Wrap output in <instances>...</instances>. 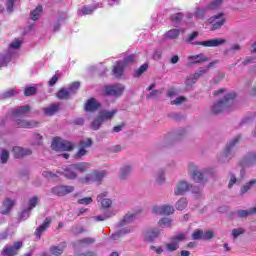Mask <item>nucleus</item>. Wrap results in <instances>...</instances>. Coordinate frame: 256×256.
Returning a JSON list of instances; mask_svg holds the SVG:
<instances>
[{
    "label": "nucleus",
    "mask_w": 256,
    "mask_h": 256,
    "mask_svg": "<svg viewBox=\"0 0 256 256\" xmlns=\"http://www.w3.org/2000/svg\"><path fill=\"white\" fill-rule=\"evenodd\" d=\"M197 76L194 74L193 76H190L186 79V89H191L195 83H197Z\"/></svg>",
    "instance_id": "41"
},
{
    "label": "nucleus",
    "mask_w": 256,
    "mask_h": 256,
    "mask_svg": "<svg viewBox=\"0 0 256 256\" xmlns=\"http://www.w3.org/2000/svg\"><path fill=\"white\" fill-rule=\"evenodd\" d=\"M51 148L53 149V151H73V149H75V146L68 140L56 137L52 141Z\"/></svg>",
    "instance_id": "2"
},
{
    "label": "nucleus",
    "mask_w": 256,
    "mask_h": 256,
    "mask_svg": "<svg viewBox=\"0 0 256 256\" xmlns=\"http://www.w3.org/2000/svg\"><path fill=\"white\" fill-rule=\"evenodd\" d=\"M207 11H209V9H207V6L205 8H196L194 12V17H196V19H204Z\"/></svg>",
    "instance_id": "35"
},
{
    "label": "nucleus",
    "mask_w": 256,
    "mask_h": 256,
    "mask_svg": "<svg viewBox=\"0 0 256 256\" xmlns=\"http://www.w3.org/2000/svg\"><path fill=\"white\" fill-rule=\"evenodd\" d=\"M0 159L1 163H7V161H9V152L7 150H2Z\"/></svg>",
    "instance_id": "60"
},
{
    "label": "nucleus",
    "mask_w": 256,
    "mask_h": 256,
    "mask_svg": "<svg viewBox=\"0 0 256 256\" xmlns=\"http://www.w3.org/2000/svg\"><path fill=\"white\" fill-rule=\"evenodd\" d=\"M37 93V88L30 86L25 88L24 95L25 97H31V95H35Z\"/></svg>",
    "instance_id": "50"
},
{
    "label": "nucleus",
    "mask_w": 256,
    "mask_h": 256,
    "mask_svg": "<svg viewBox=\"0 0 256 256\" xmlns=\"http://www.w3.org/2000/svg\"><path fill=\"white\" fill-rule=\"evenodd\" d=\"M98 203L101 204L102 209H109L111 205H113V201L111 199L107 198V192L101 193L97 196Z\"/></svg>",
    "instance_id": "19"
},
{
    "label": "nucleus",
    "mask_w": 256,
    "mask_h": 256,
    "mask_svg": "<svg viewBox=\"0 0 256 256\" xmlns=\"http://www.w3.org/2000/svg\"><path fill=\"white\" fill-rule=\"evenodd\" d=\"M223 5V0H212L207 6L206 9H209V11H215L219 9Z\"/></svg>",
    "instance_id": "32"
},
{
    "label": "nucleus",
    "mask_w": 256,
    "mask_h": 256,
    "mask_svg": "<svg viewBox=\"0 0 256 256\" xmlns=\"http://www.w3.org/2000/svg\"><path fill=\"white\" fill-rule=\"evenodd\" d=\"M127 233H131V230L122 229V230L112 234V239L115 241L116 239H119V237H123V235H127Z\"/></svg>",
    "instance_id": "46"
},
{
    "label": "nucleus",
    "mask_w": 256,
    "mask_h": 256,
    "mask_svg": "<svg viewBox=\"0 0 256 256\" xmlns=\"http://www.w3.org/2000/svg\"><path fill=\"white\" fill-rule=\"evenodd\" d=\"M161 235V231L157 229H150L144 232V241H155Z\"/></svg>",
    "instance_id": "22"
},
{
    "label": "nucleus",
    "mask_w": 256,
    "mask_h": 256,
    "mask_svg": "<svg viewBox=\"0 0 256 256\" xmlns=\"http://www.w3.org/2000/svg\"><path fill=\"white\" fill-rule=\"evenodd\" d=\"M73 191H75V187L69 185H59L51 188L52 195H56L57 197H65V195H69Z\"/></svg>",
    "instance_id": "7"
},
{
    "label": "nucleus",
    "mask_w": 256,
    "mask_h": 256,
    "mask_svg": "<svg viewBox=\"0 0 256 256\" xmlns=\"http://www.w3.org/2000/svg\"><path fill=\"white\" fill-rule=\"evenodd\" d=\"M243 233H245V229L243 228H235L232 230V236L234 239H237V237H239V235H243Z\"/></svg>",
    "instance_id": "57"
},
{
    "label": "nucleus",
    "mask_w": 256,
    "mask_h": 256,
    "mask_svg": "<svg viewBox=\"0 0 256 256\" xmlns=\"http://www.w3.org/2000/svg\"><path fill=\"white\" fill-rule=\"evenodd\" d=\"M125 65L122 61H117L116 65H114L112 73L116 79H121L123 77V73H125Z\"/></svg>",
    "instance_id": "20"
},
{
    "label": "nucleus",
    "mask_w": 256,
    "mask_h": 256,
    "mask_svg": "<svg viewBox=\"0 0 256 256\" xmlns=\"http://www.w3.org/2000/svg\"><path fill=\"white\" fill-rule=\"evenodd\" d=\"M70 95L71 94H70L69 90H67L65 88H61L57 92L56 97H57V99H60V100H67V99H69Z\"/></svg>",
    "instance_id": "33"
},
{
    "label": "nucleus",
    "mask_w": 256,
    "mask_h": 256,
    "mask_svg": "<svg viewBox=\"0 0 256 256\" xmlns=\"http://www.w3.org/2000/svg\"><path fill=\"white\" fill-rule=\"evenodd\" d=\"M78 145L80 149L74 155L75 159H81V157L87 155L86 149H89V147L93 145V140H91V138H88L87 140H81Z\"/></svg>",
    "instance_id": "11"
},
{
    "label": "nucleus",
    "mask_w": 256,
    "mask_h": 256,
    "mask_svg": "<svg viewBox=\"0 0 256 256\" xmlns=\"http://www.w3.org/2000/svg\"><path fill=\"white\" fill-rule=\"evenodd\" d=\"M184 101H185V97L180 96L175 100L171 101V105H181V103H184Z\"/></svg>",
    "instance_id": "64"
},
{
    "label": "nucleus",
    "mask_w": 256,
    "mask_h": 256,
    "mask_svg": "<svg viewBox=\"0 0 256 256\" xmlns=\"http://www.w3.org/2000/svg\"><path fill=\"white\" fill-rule=\"evenodd\" d=\"M188 167H189L188 171H189L190 175H192V179L196 183H206L207 177H205L203 172H200L199 170H197V166H195V164L190 163L188 165Z\"/></svg>",
    "instance_id": "8"
},
{
    "label": "nucleus",
    "mask_w": 256,
    "mask_h": 256,
    "mask_svg": "<svg viewBox=\"0 0 256 256\" xmlns=\"http://www.w3.org/2000/svg\"><path fill=\"white\" fill-rule=\"evenodd\" d=\"M187 208V198H181L177 203H176V209L178 211H183V209Z\"/></svg>",
    "instance_id": "44"
},
{
    "label": "nucleus",
    "mask_w": 256,
    "mask_h": 256,
    "mask_svg": "<svg viewBox=\"0 0 256 256\" xmlns=\"http://www.w3.org/2000/svg\"><path fill=\"white\" fill-rule=\"evenodd\" d=\"M121 62L125 67H127L128 65H133L137 63V55L129 54L126 57H124L123 61Z\"/></svg>",
    "instance_id": "30"
},
{
    "label": "nucleus",
    "mask_w": 256,
    "mask_h": 256,
    "mask_svg": "<svg viewBox=\"0 0 256 256\" xmlns=\"http://www.w3.org/2000/svg\"><path fill=\"white\" fill-rule=\"evenodd\" d=\"M225 25V18L220 19L212 25L211 31H217V29H221Z\"/></svg>",
    "instance_id": "53"
},
{
    "label": "nucleus",
    "mask_w": 256,
    "mask_h": 256,
    "mask_svg": "<svg viewBox=\"0 0 256 256\" xmlns=\"http://www.w3.org/2000/svg\"><path fill=\"white\" fill-rule=\"evenodd\" d=\"M51 217H47L45 218L44 222L42 225H40L34 232V235H36L38 237V239H41V235H43V233H45L47 231V229H49V227H51Z\"/></svg>",
    "instance_id": "17"
},
{
    "label": "nucleus",
    "mask_w": 256,
    "mask_h": 256,
    "mask_svg": "<svg viewBox=\"0 0 256 256\" xmlns=\"http://www.w3.org/2000/svg\"><path fill=\"white\" fill-rule=\"evenodd\" d=\"M188 60L192 61L193 65H197L199 63H207V61H209V58H207L205 56V54L200 53V54H197V55L188 56Z\"/></svg>",
    "instance_id": "21"
},
{
    "label": "nucleus",
    "mask_w": 256,
    "mask_h": 256,
    "mask_svg": "<svg viewBox=\"0 0 256 256\" xmlns=\"http://www.w3.org/2000/svg\"><path fill=\"white\" fill-rule=\"evenodd\" d=\"M249 215H254L253 208H251L250 210H239L238 211V217H240L241 219H247V217H249Z\"/></svg>",
    "instance_id": "43"
},
{
    "label": "nucleus",
    "mask_w": 256,
    "mask_h": 256,
    "mask_svg": "<svg viewBox=\"0 0 256 256\" xmlns=\"http://www.w3.org/2000/svg\"><path fill=\"white\" fill-rule=\"evenodd\" d=\"M31 106L24 105L19 106L11 110L10 117L11 119H20L21 117H27V114L30 113Z\"/></svg>",
    "instance_id": "10"
},
{
    "label": "nucleus",
    "mask_w": 256,
    "mask_h": 256,
    "mask_svg": "<svg viewBox=\"0 0 256 256\" xmlns=\"http://www.w3.org/2000/svg\"><path fill=\"white\" fill-rule=\"evenodd\" d=\"M60 245H61V247H59V246H52V247H50L51 255H55V256L63 255V251L65 250V247H67V243L66 242H62Z\"/></svg>",
    "instance_id": "27"
},
{
    "label": "nucleus",
    "mask_w": 256,
    "mask_h": 256,
    "mask_svg": "<svg viewBox=\"0 0 256 256\" xmlns=\"http://www.w3.org/2000/svg\"><path fill=\"white\" fill-rule=\"evenodd\" d=\"M79 205H91L93 199L91 197L81 198L78 200Z\"/></svg>",
    "instance_id": "59"
},
{
    "label": "nucleus",
    "mask_w": 256,
    "mask_h": 256,
    "mask_svg": "<svg viewBox=\"0 0 256 256\" xmlns=\"http://www.w3.org/2000/svg\"><path fill=\"white\" fill-rule=\"evenodd\" d=\"M187 191H189V183L185 182V181H180L177 185H176V190H175V195H185V193H187Z\"/></svg>",
    "instance_id": "25"
},
{
    "label": "nucleus",
    "mask_w": 256,
    "mask_h": 256,
    "mask_svg": "<svg viewBox=\"0 0 256 256\" xmlns=\"http://www.w3.org/2000/svg\"><path fill=\"white\" fill-rule=\"evenodd\" d=\"M152 213H155L156 215H173V213H175V208L171 205L154 206L152 208Z\"/></svg>",
    "instance_id": "13"
},
{
    "label": "nucleus",
    "mask_w": 256,
    "mask_h": 256,
    "mask_svg": "<svg viewBox=\"0 0 256 256\" xmlns=\"http://www.w3.org/2000/svg\"><path fill=\"white\" fill-rule=\"evenodd\" d=\"M226 43L227 40L223 38H216L202 42H193L192 45H201L202 47H221V45H225Z\"/></svg>",
    "instance_id": "12"
},
{
    "label": "nucleus",
    "mask_w": 256,
    "mask_h": 256,
    "mask_svg": "<svg viewBox=\"0 0 256 256\" xmlns=\"http://www.w3.org/2000/svg\"><path fill=\"white\" fill-rule=\"evenodd\" d=\"M167 39H177L179 35H181V30L179 29H171L166 34Z\"/></svg>",
    "instance_id": "39"
},
{
    "label": "nucleus",
    "mask_w": 256,
    "mask_h": 256,
    "mask_svg": "<svg viewBox=\"0 0 256 256\" xmlns=\"http://www.w3.org/2000/svg\"><path fill=\"white\" fill-rule=\"evenodd\" d=\"M79 87H81V83L80 82H73L69 88L68 91L70 94H75L77 93V91H79Z\"/></svg>",
    "instance_id": "48"
},
{
    "label": "nucleus",
    "mask_w": 256,
    "mask_h": 256,
    "mask_svg": "<svg viewBox=\"0 0 256 256\" xmlns=\"http://www.w3.org/2000/svg\"><path fill=\"white\" fill-rule=\"evenodd\" d=\"M37 203H39V197L34 196L29 199L28 201V208L23 210L22 215L19 216L20 219H29V216H25L26 213H29V211H33L37 207Z\"/></svg>",
    "instance_id": "15"
},
{
    "label": "nucleus",
    "mask_w": 256,
    "mask_h": 256,
    "mask_svg": "<svg viewBox=\"0 0 256 256\" xmlns=\"http://www.w3.org/2000/svg\"><path fill=\"white\" fill-rule=\"evenodd\" d=\"M72 166L75 169V171H78L79 173H85V171L89 169L90 164L87 162H78V163L72 164Z\"/></svg>",
    "instance_id": "28"
},
{
    "label": "nucleus",
    "mask_w": 256,
    "mask_h": 256,
    "mask_svg": "<svg viewBox=\"0 0 256 256\" xmlns=\"http://www.w3.org/2000/svg\"><path fill=\"white\" fill-rule=\"evenodd\" d=\"M42 13H43V6L38 5L36 9H34L30 14L32 21H37V19L41 17Z\"/></svg>",
    "instance_id": "31"
},
{
    "label": "nucleus",
    "mask_w": 256,
    "mask_h": 256,
    "mask_svg": "<svg viewBox=\"0 0 256 256\" xmlns=\"http://www.w3.org/2000/svg\"><path fill=\"white\" fill-rule=\"evenodd\" d=\"M101 125H103L102 119L98 116L96 119L91 123V128L93 131H99L101 129Z\"/></svg>",
    "instance_id": "40"
},
{
    "label": "nucleus",
    "mask_w": 256,
    "mask_h": 256,
    "mask_svg": "<svg viewBox=\"0 0 256 256\" xmlns=\"http://www.w3.org/2000/svg\"><path fill=\"white\" fill-rule=\"evenodd\" d=\"M207 71H209V68L207 66L205 68H200L198 72H195L194 76H196V78L199 79V77H201L202 75H205Z\"/></svg>",
    "instance_id": "62"
},
{
    "label": "nucleus",
    "mask_w": 256,
    "mask_h": 256,
    "mask_svg": "<svg viewBox=\"0 0 256 256\" xmlns=\"http://www.w3.org/2000/svg\"><path fill=\"white\" fill-rule=\"evenodd\" d=\"M147 69H149V65L143 64L142 66H140L138 69L135 70L134 77H141V75L144 74L145 71H147Z\"/></svg>",
    "instance_id": "42"
},
{
    "label": "nucleus",
    "mask_w": 256,
    "mask_h": 256,
    "mask_svg": "<svg viewBox=\"0 0 256 256\" xmlns=\"http://www.w3.org/2000/svg\"><path fill=\"white\" fill-rule=\"evenodd\" d=\"M93 175H94V182L97 181L98 183H101V181H103V178L105 177V175H107V172L105 170L99 172L97 170L92 171Z\"/></svg>",
    "instance_id": "37"
},
{
    "label": "nucleus",
    "mask_w": 256,
    "mask_h": 256,
    "mask_svg": "<svg viewBox=\"0 0 256 256\" xmlns=\"http://www.w3.org/2000/svg\"><path fill=\"white\" fill-rule=\"evenodd\" d=\"M75 171L76 170L73 167V164H71L68 167H66L63 172L56 171V173H58L59 175H63L66 179H69L70 181H73V180L77 179V177H79L77 175V172H75Z\"/></svg>",
    "instance_id": "14"
},
{
    "label": "nucleus",
    "mask_w": 256,
    "mask_h": 256,
    "mask_svg": "<svg viewBox=\"0 0 256 256\" xmlns=\"http://www.w3.org/2000/svg\"><path fill=\"white\" fill-rule=\"evenodd\" d=\"M213 237H215V232H213V230L203 232V241H211Z\"/></svg>",
    "instance_id": "52"
},
{
    "label": "nucleus",
    "mask_w": 256,
    "mask_h": 256,
    "mask_svg": "<svg viewBox=\"0 0 256 256\" xmlns=\"http://www.w3.org/2000/svg\"><path fill=\"white\" fill-rule=\"evenodd\" d=\"M21 45H23V40L16 39L10 44V49H14V50L21 49Z\"/></svg>",
    "instance_id": "55"
},
{
    "label": "nucleus",
    "mask_w": 256,
    "mask_h": 256,
    "mask_svg": "<svg viewBox=\"0 0 256 256\" xmlns=\"http://www.w3.org/2000/svg\"><path fill=\"white\" fill-rule=\"evenodd\" d=\"M170 21H172V23H181V21H183V13L178 12L174 15H171Z\"/></svg>",
    "instance_id": "45"
},
{
    "label": "nucleus",
    "mask_w": 256,
    "mask_h": 256,
    "mask_svg": "<svg viewBox=\"0 0 256 256\" xmlns=\"http://www.w3.org/2000/svg\"><path fill=\"white\" fill-rule=\"evenodd\" d=\"M116 113H117V110H112V111L101 110L99 112L98 117L101 119L102 123H104V121H109V119H113Z\"/></svg>",
    "instance_id": "26"
},
{
    "label": "nucleus",
    "mask_w": 256,
    "mask_h": 256,
    "mask_svg": "<svg viewBox=\"0 0 256 256\" xmlns=\"http://www.w3.org/2000/svg\"><path fill=\"white\" fill-rule=\"evenodd\" d=\"M187 239V235L183 232H180L178 235L172 236L170 238V242L165 244L166 250L169 253H173L179 249V243L185 241Z\"/></svg>",
    "instance_id": "3"
},
{
    "label": "nucleus",
    "mask_w": 256,
    "mask_h": 256,
    "mask_svg": "<svg viewBox=\"0 0 256 256\" xmlns=\"http://www.w3.org/2000/svg\"><path fill=\"white\" fill-rule=\"evenodd\" d=\"M173 223V221L169 218H162L159 222L158 225L160 227H171V224Z\"/></svg>",
    "instance_id": "51"
},
{
    "label": "nucleus",
    "mask_w": 256,
    "mask_h": 256,
    "mask_svg": "<svg viewBox=\"0 0 256 256\" xmlns=\"http://www.w3.org/2000/svg\"><path fill=\"white\" fill-rule=\"evenodd\" d=\"M80 183L88 185L89 183H95V176L93 172L86 174L85 177L80 178Z\"/></svg>",
    "instance_id": "34"
},
{
    "label": "nucleus",
    "mask_w": 256,
    "mask_h": 256,
    "mask_svg": "<svg viewBox=\"0 0 256 256\" xmlns=\"http://www.w3.org/2000/svg\"><path fill=\"white\" fill-rule=\"evenodd\" d=\"M95 9H97V6H94V7L84 6V7H82V14L83 15H91V13H93V11H95Z\"/></svg>",
    "instance_id": "56"
},
{
    "label": "nucleus",
    "mask_w": 256,
    "mask_h": 256,
    "mask_svg": "<svg viewBox=\"0 0 256 256\" xmlns=\"http://www.w3.org/2000/svg\"><path fill=\"white\" fill-rule=\"evenodd\" d=\"M235 183H237V177L235 176V174H231L230 181L228 183V188L232 189Z\"/></svg>",
    "instance_id": "63"
},
{
    "label": "nucleus",
    "mask_w": 256,
    "mask_h": 256,
    "mask_svg": "<svg viewBox=\"0 0 256 256\" xmlns=\"http://www.w3.org/2000/svg\"><path fill=\"white\" fill-rule=\"evenodd\" d=\"M12 153L15 159H23V157H28V155H32L33 151H31L30 149H24L22 147L15 146L12 149Z\"/></svg>",
    "instance_id": "16"
},
{
    "label": "nucleus",
    "mask_w": 256,
    "mask_h": 256,
    "mask_svg": "<svg viewBox=\"0 0 256 256\" xmlns=\"http://www.w3.org/2000/svg\"><path fill=\"white\" fill-rule=\"evenodd\" d=\"M253 165H256V153L250 152L239 162V166L242 168L241 173H245V169L253 167Z\"/></svg>",
    "instance_id": "9"
},
{
    "label": "nucleus",
    "mask_w": 256,
    "mask_h": 256,
    "mask_svg": "<svg viewBox=\"0 0 256 256\" xmlns=\"http://www.w3.org/2000/svg\"><path fill=\"white\" fill-rule=\"evenodd\" d=\"M79 245H92L95 243V239L91 237H86L78 241Z\"/></svg>",
    "instance_id": "54"
},
{
    "label": "nucleus",
    "mask_w": 256,
    "mask_h": 256,
    "mask_svg": "<svg viewBox=\"0 0 256 256\" xmlns=\"http://www.w3.org/2000/svg\"><path fill=\"white\" fill-rule=\"evenodd\" d=\"M163 91L161 90H152L147 96L146 99H153V97H157V95H162Z\"/></svg>",
    "instance_id": "61"
},
{
    "label": "nucleus",
    "mask_w": 256,
    "mask_h": 256,
    "mask_svg": "<svg viewBox=\"0 0 256 256\" xmlns=\"http://www.w3.org/2000/svg\"><path fill=\"white\" fill-rule=\"evenodd\" d=\"M23 248V241H16L12 246L6 245L1 251L2 256H17Z\"/></svg>",
    "instance_id": "4"
},
{
    "label": "nucleus",
    "mask_w": 256,
    "mask_h": 256,
    "mask_svg": "<svg viewBox=\"0 0 256 256\" xmlns=\"http://www.w3.org/2000/svg\"><path fill=\"white\" fill-rule=\"evenodd\" d=\"M123 91H125V87L121 84L104 86V95L109 97H120L123 95Z\"/></svg>",
    "instance_id": "6"
},
{
    "label": "nucleus",
    "mask_w": 256,
    "mask_h": 256,
    "mask_svg": "<svg viewBox=\"0 0 256 256\" xmlns=\"http://www.w3.org/2000/svg\"><path fill=\"white\" fill-rule=\"evenodd\" d=\"M99 107H101V104L95 98H90L85 104V111H97Z\"/></svg>",
    "instance_id": "24"
},
{
    "label": "nucleus",
    "mask_w": 256,
    "mask_h": 256,
    "mask_svg": "<svg viewBox=\"0 0 256 256\" xmlns=\"http://www.w3.org/2000/svg\"><path fill=\"white\" fill-rule=\"evenodd\" d=\"M254 185H256V179H252L246 183L240 190L241 195H245Z\"/></svg>",
    "instance_id": "38"
},
{
    "label": "nucleus",
    "mask_w": 256,
    "mask_h": 256,
    "mask_svg": "<svg viewBox=\"0 0 256 256\" xmlns=\"http://www.w3.org/2000/svg\"><path fill=\"white\" fill-rule=\"evenodd\" d=\"M14 121L16 127L19 129H35L41 125V122L35 120H25L23 118H15L12 119Z\"/></svg>",
    "instance_id": "5"
},
{
    "label": "nucleus",
    "mask_w": 256,
    "mask_h": 256,
    "mask_svg": "<svg viewBox=\"0 0 256 256\" xmlns=\"http://www.w3.org/2000/svg\"><path fill=\"white\" fill-rule=\"evenodd\" d=\"M237 98V94L235 92H230L224 96L223 99L217 101L211 109L213 115H219V113H223V111H231L235 105V99Z\"/></svg>",
    "instance_id": "1"
},
{
    "label": "nucleus",
    "mask_w": 256,
    "mask_h": 256,
    "mask_svg": "<svg viewBox=\"0 0 256 256\" xmlns=\"http://www.w3.org/2000/svg\"><path fill=\"white\" fill-rule=\"evenodd\" d=\"M15 206V200H11L10 198H7L3 202V210H1L2 215H9L11 213V209Z\"/></svg>",
    "instance_id": "23"
},
{
    "label": "nucleus",
    "mask_w": 256,
    "mask_h": 256,
    "mask_svg": "<svg viewBox=\"0 0 256 256\" xmlns=\"http://www.w3.org/2000/svg\"><path fill=\"white\" fill-rule=\"evenodd\" d=\"M203 230L202 229H196L193 233H192V239L194 241H199V239L203 240Z\"/></svg>",
    "instance_id": "49"
},
{
    "label": "nucleus",
    "mask_w": 256,
    "mask_h": 256,
    "mask_svg": "<svg viewBox=\"0 0 256 256\" xmlns=\"http://www.w3.org/2000/svg\"><path fill=\"white\" fill-rule=\"evenodd\" d=\"M42 175L45 177V179H57V177H59L57 174L51 171H44Z\"/></svg>",
    "instance_id": "58"
},
{
    "label": "nucleus",
    "mask_w": 256,
    "mask_h": 256,
    "mask_svg": "<svg viewBox=\"0 0 256 256\" xmlns=\"http://www.w3.org/2000/svg\"><path fill=\"white\" fill-rule=\"evenodd\" d=\"M135 219V214L128 213L124 216V218L120 221L119 227H124L127 223H131Z\"/></svg>",
    "instance_id": "36"
},
{
    "label": "nucleus",
    "mask_w": 256,
    "mask_h": 256,
    "mask_svg": "<svg viewBox=\"0 0 256 256\" xmlns=\"http://www.w3.org/2000/svg\"><path fill=\"white\" fill-rule=\"evenodd\" d=\"M59 109H61V103L55 102L50 106L43 108V113L46 115V117H53V115H55Z\"/></svg>",
    "instance_id": "18"
},
{
    "label": "nucleus",
    "mask_w": 256,
    "mask_h": 256,
    "mask_svg": "<svg viewBox=\"0 0 256 256\" xmlns=\"http://www.w3.org/2000/svg\"><path fill=\"white\" fill-rule=\"evenodd\" d=\"M239 141H241V137H235L229 144H227L225 151H224V155L225 157H228L229 153H231V150L233 149V147H235V145H237V143H239Z\"/></svg>",
    "instance_id": "29"
},
{
    "label": "nucleus",
    "mask_w": 256,
    "mask_h": 256,
    "mask_svg": "<svg viewBox=\"0 0 256 256\" xmlns=\"http://www.w3.org/2000/svg\"><path fill=\"white\" fill-rule=\"evenodd\" d=\"M129 175H131V166H126L121 169L120 177L122 179H127V177H129Z\"/></svg>",
    "instance_id": "47"
}]
</instances>
